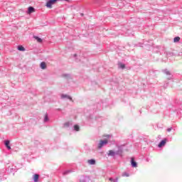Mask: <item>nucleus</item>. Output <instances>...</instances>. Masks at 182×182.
Here are the masks:
<instances>
[{
    "instance_id": "nucleus-3",
    "label": "nucleus",
    "mask_w": 182,
    "mask_h": 182,
    "mask_svg": "<svg viewBox=\"0 0 182 182\" xmlns=\"http://www.w3.org/2000/svg\"><path fill=\"white\" fill-rule=\"evenodd\" d=\"M116 156H122L123 154V148L121 146L118 147V150L115 151Z\"/></svg>"
},
{
    "instance_id": "nucleus-6",
    "label": "nucleus",
    "mask_w": 182,
    "mask_h": 182,
    "mask_svg": "<svg viewBox=\"0 0 182 182\" xmlns=\"http://www.w3.org/2000/svg\"><path fill=\"white\" fill-rule=\"evenodd\" d=\"M61 99H68L69 100L73 102L71 97L68 95H65V94L61 95Z\"/></svg>"
},
{
    "instance_id": "nucleus-12",
    "label": "nucleus",
    "mask_w": 182,
    "mask_h": 182,
    "mask_svg": "<svg viewBox=\"0 0 182 182\" xmlns=\"http://www.w3.org/2000/svg\"><path fill=\"white\" fill-rule=\"evenodd\" d=\"M118 68L119 69H124V68H126V65L123 64V63H119Z\"/></svg>"
},
{
    "instance_id": "nucleus-27",
    "label": "nucleus",
    "mask_w": 182,
    "mask_h": 182,
    "mask_svg": "<svg viewBox=\"0 0 182 182\" xmlns=\"http://www.w3.org/2000/svg\"><path fill=\"white\" fill-rule=\"evenodd\" d=\"M76 56H77V54H74V58H76Z\"/></svg>"
},
{
    "instance_id": "nucleus-1",
    "label": "nucleus",
    "mask_w": 182,
    "mask_h": 182,
    "mask_svg": "<svg viewBox=\"0 0 182 182\" xmlns=\"http://www.w3.org/2000/svg\"><path fill=\"white\" fill-rule=\"evenodd\" d=\"M164 73H165V75H166V76H168V77H167L168 80H171V79H173V75L171 74V73L170 71H168V70H167V69L164 70Z\"/></svg>"
},
{
    "instance_id": "nucleus-19",
    "label": "nucleus",
    "mask_w": 182,
    "mask_h": 182,
    "mask_svg": "<svg viewBox=\"0 0 182 182\" xmlns=\"http://www.w3.org/2000/svg\"><path fill=\"white\" fill-rule=\"evenodd\" d=\"M173 42L176 43L177 42H180V37L177 36L173 38Z\"/></svg>"
},
{
    "instance_id": "nucleus-26",
    "label": "nucleus",
    "mask_w": 182,
    "mask_h": 182,
    "mask_svg": "<svg viewBox=\"0 0 182 182\" xmlns=\"http://www.w3.org/2000/svg\"><path fill=\"white\" fill-rule=\"evenodd\" d=\"M65 126H66L67 127H69V122L65 123Z\"/></svg>"
},
{
    "instance_id": "nucleus-2",
    "label": "nucleus",
    "mask_w": 182,
    "mask_h": 182,
    "mask_svg": "<svg viewBox=\"0 0 182 182\" xmlns=\"http://www.w3.org/2000/svg\"><path fill=\"white\" fill-rule=\"evenodd\" d=\"M58 0H48L46 4V6L47 8H52V6L54 5V4Z\"/></svg>"
},
{
    "instance_id": "nucleus-23",
    "label": "nucleus",
    "mask_w": 182,
    "mask_h": 182,
    "mask_svg": "<svg viewBox=\"0 0 182 182\" xmlns=\"http://www.w3.org/2000/svg\"><path fill=\"white\" fill-rule=\"evenodd\" d=\"M122 176L123 177H129V175L128 173L124 172V173H122Z\"/></svg>"
},
{
    "instance_id": "nucleus-24",
    "label": "nucleus",
    "mask_w": 182,
    "mask_h": 182,
    "mask_svg": "<svg viewBox=\"0 0 182 182\" xmlns=\"http://www.w3.org/2000/svg\"><path fill=\"white\" fill-rule=\"evenodd\" d=\"M64 77H69V74H63Z\"/></svg>"
},
{
    "instance_id": "nucleus-17",
    "label": "nucleus",
    "mask_w": 182,
    "mask_h": 182,
    "mask_svg": "<svg viewBox=\"0 0 182 182\" xmlns=\"http://www.w3.org/2000/svg\"><path fill=\"white\" fill-rule=\"evenodd\" d=\"M41 68L42 69H46V63H45V62H42V63H41Z\"/></svg>"
},
{
    "instance_id": "nucleus-25",
    "label": "nucleus",
    "mask_w": 182,
    "mask_h": 182,
    "mask_svg": "<svg viewBox=\"0 0 182 182\" xmlns=\"http://www.w3.org/2000/svg\"><path fill=\"white\" fill-rule=\"evenodd\" d=\"M171 130H173V128H172V127L167 129V132H171Z\"/></svg>"
},
{
    "instance_id": "nucleus-28",
    "label": "nucleus",
    "mask_w": 182,
    "mask_h": 182,
    "mask_svg": "<svg viewBox=\"0 0 182 182\" xmlns=\"http://www.w3.org/2000/svg\"><path fill=\"white\" fill-rule=\"evenodd\" d=\"M83 15H84L83 13H81V14H80V16H83Z\"/></svg>"
},
{
    "instance_id": "nucleus-15",
    "label": "nucleus",
    "mask_w": 182,
    "mask_h": 182,
    "mask_svg": "<svg viewBox=\"0 0 182 182\" xmlns=\"http://www.w3.org/2000/svg\"><path fill=\"white\" fill-rule=\"evenodd\" d=\"M109 180L111 182H117V181H119V178H109Z\"/></svg>"
},
{
    "instance_id": "nucleus-11",
    "label": "nucleus",
    "mask_w": 182,
    "mask_h": 182,
    "mask_svg": "<svg viewBox=\"0 0 182 182\" xmlns=\"http://www.w3.org/2000/svg\"><path fill=\"white\" fill-rule=\"evenodd\" d=\"M33 12H35V8L32 6L28 7V14H33Z\"/></svg>"
},
{
    "instance_id": "nucleus-16",
    "label": "nucleus",
    "mask_w": 182,
    "mask_h": 182,
    "mask_svg": "<svg viewBox=\"0 0 182 182\" xmlns=\"http://www.w3.org/2000/svg\"><path fill=\"white\" fill-rule=\"evenodd\" d=\"M34 38L36 40H37V42H38V43H42V38L38 37V36H34Z\"/></svg>"
},
{
    "instance_id": "nucleus-4",
    "label": "nucleus",
    "mask_w": 182,
    "mask_h": 182,
    "mask_svg": "<svg viewBox=\"0 0 182 182\" xmlns=\"http://www.w3.org/2000/svg\"><path fill=\"white\" fill-rule=\"evenodd\" d=\"M104 144H107V140H102L98 144V149H102Z\"/></svg>"
},
{
    "instance_id": "nucleus-22",
    "label": "nucleus",
    "mask_w": 182,
    "mask_h": 182,
    "mask_svg": "<svg viewBox=\"0 0 182 182\" xmlns=\"http://www.w3.org/2000/svg\"><path fill=\"white\" fill-rule=\"evenodd\" d=\"M80 182H87V179H86V178H82L80 180Z\"/></svg>"
},
{
    "instance_id": "nucleus-20",
    "label": "nucleus",
    "mask_w": 182,
    "mask_h": 182,
    "mask_svg": "<svg viewBox=\"0 0 182 182\" xmlns=\"http://www.w3.org/2000/svg\"><path fill=\"white\" fill-rule=\"evenodd\" d=\"M70 173H72V171L68 170L63 173V176H67V174H69Z\"/></svg>"
},
{
    "instance_id": "nucleus-5",
    "label": "nucleus",
    "mask_w": 182,
    "mask_h": 182,
    "mask_svg": "<svg viewBox=\"0 0 182 182\" xmlns=\"http://www.w3.org/2000/svg\"><path fill=\"white\" fill-rule=\"evenodd\" d=\"M167 141V139H164L159 144L158 147H163V146L166 145V143Z\"/></svg>"
},
{
    "instance_id": "nucleus-14",
    "label": "nucleus",
    "mask_w": 182,
    "mask_h": 182,
    "mask_svg": "<svg viewBox=\"0 0 182 182\" xmlns=\"http://www.w3.org/2000/svg\"><path fill=\"white\" fill-rule=\"evenodd\" d=\"M5 146L8 149V150H11V146H9V141L6 140L5 141Z\"/></svg>"
},
{
    "instance_id": "nucleus-8",
    "label": "nucleus",
    "mask_w": 182,
    "mask_h": 182,
    "mask_svg": "<svg viewBox=\"0 0 182 182\" xmlns=\"http://www.w3.org/2000/svg\"><path fill=\"white\" fill-rule=\"evenodd\" d=\"M131 166L132 167H137V162L133 158L131 159Z\"/></svg>"
},
{
    "instance_id": "nucleus-10",
    "label": "nucleus",
    "mask_w": 182,
    "mask_h": 182,
    "mask_svg": "<svg viewBox=\"0 0 182 182\" xmlns=\"http://www.w3.org/2000/svg\"><path fill=\"white\" fill-rule=\"evenodd\" d=\"M108 156H111V157H114V156H116V151L113 150H109L108 153Z\"/></svg>"
},
{
    "instance_id": "nucleus-9",
    "label": "nucleus",
    "mask_w": 182,
    "mask_h": 182,
    "mask_svg": "<svg viewBox=\"0 0 182 182\" xmlns=\"http://www.w3.org/2000/svg\"><path fill=\"white\" fill-rule=\"evenodd\" d=\"M88 164H90V166H95V164H96V160L95 159H89L87 161Z\"/></svg>"
},
{
    "instance_id": "nucleus-18",
    "label": "nucleus",
    "mask_w": 182,
    "mask_h": 182,
    "mask_svg": "<svg viewBox=\"0 0 182 182\" xmlns=\"http://www.w3.org/2000/svg\"><path fill=\"white\" fill-rule=\"evenodd\" d=\"M46 122H49V117H48V114H46L44 117V123H46Z\"/></svg>"
},
{
    "instance_id": "nucleus-21",
    "label": "nucleus",
    "mask_w": 182,
    "mask_h": 182,
    "mask_svg": "<svg viewBox=\"0 0 182 182\" xmlns=\"http://www.w3.org/2000/svg\"><path fill=\"white\" fill-rule=\"evenodd\" d=\"M74 130H75V132H79V130H80L79 126H78V125H75V126H74Z\"/></svg>"
},
{
    "instance_id": "nucleus-13",
    "label": "nucleus",
    "mask_w": 182,
    "mask_h": 182,
    "mask_svg": "<svg viewBox=\"0 0 182 182\" xmlns=\"http://www.w3.org/2000/svg\"><path fill=\"white\" fill-rule=\"evenodd\" d=\"M17 49H18V50H20L21 52H25V48L22 46H18Z\"/></svg>"
},
{
    "instance_id": "nucleus-7",
    "label": "nucleus",
    "mask_w": 182,
    "mask_h": 182,
    "mask_svg": "<svg viewBox=\"0 0 182 182\" xmlns=\"http://www.w3.org/2000/svg\"><path fill=\"white\" fill-rule=\"evenodd\" d=\"M33 180L34 182H38L39 181V174L35 173L33 176Z\"/></svg>"
}]
</instances>
